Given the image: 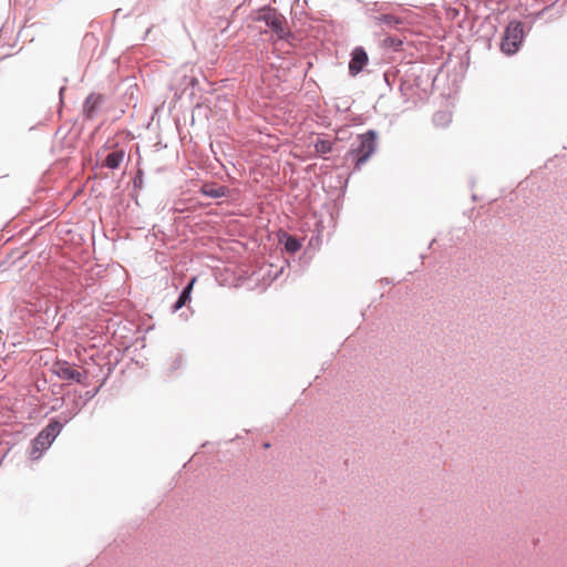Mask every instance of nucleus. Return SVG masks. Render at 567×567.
<instances>
[{
    "label": "nucleus",
    "instance_id": "obj_1",
    "mask_svg": "<svg viewBox=\"0 0 567 567\" xmlns=\"http://www.w3.org/2000/svg\"><path fill=\"white\" fill-rule=\"evenodd\" d=\"M255 20L257 22H264L267 27L264 33L267 34L271 32L277 41L284 40L291 43L295 40V34L290 31L286 17L277 9L265 7L258 11Z\"/></svg>",
    "mask_w": 567,
    "mask_h": 567
},
{
    "label": "nucleus",
    "instance_id": "obj_2",
    "mask_svg": "<svg viewBox=\"0 0 567 567\" xmlns=\"http://www.w3.org/2000/svg\"><path fill=\"white\" fill-rule=\"evenodd\" d=\"M377 150V132L369 130L364 134L358 135L352 142L347 157L354 163V171H359L361 166L371 157Z\"/></svg>",
    "mask_w": 567,
    "mask_h": 567
},
{
    "label": "nucleus",
    "instance_id": "obj_3",
    "mask_svg": "<svg viewBox=\"0 0 567 567\" xmlns=\"http://www.w3.org/2000/svg\"><path fill=\"white\" fill-rule=\"evenodd\" d=\"M62 429L63 424L60 420H51L32 441V451L30 453L31 457L38 458L43 451L49 449Z\"/></svg>",
    "mask_w": 567,
    "mask_h": 567
},
{
    "label": "nucleus",
    "instance_id": "obj_4",
    "mask_svg": "<svg viewBox=\"0 0 567 567\" xmlns=\"http://www.w3.org/2000/svg\"><path fill=\"white\" fill-rule=\"evenodd\" d=\"M524 25L519 21H511L502 37L501 50L507 55L516 53L524 39Z\"/></svg>",
    "mask_w": 567,
    "mask_h": 567
},
{
    "label": "nucleus",
    "instance_id": "obj_5",
    "mask_svg": "<svg viewBox=\"0 0 567 567\" xmlns=\"http://www.w3.org/2000/svg\"><path fill=\"white\" fill-rule=\"evenodd\" d=\"M368 53L362 47H355L351 52V59L349 62V73L352 76L358 75L363 68L368 64Z\"/></svg>",
    "mask_w": 567,
    "mask_h": 567
},
{
    "label": "nucleus",
    "instance_id": "obj_6",
    "mask_svg": "<svg viewBox=\"0 0 567 567\" xmlns=\"http://www.w3.org/2000/svg\"><path fill=\"white\" fill-rule=\"evenodd\" d=\"M54 372L62 380L72 381L79 384L84 383L85 377L79 370L69 365L66 362H58Z\"/></svg>",
    "mask_w": 567,
    "mask_h": 567
},
{
    "label": "nucleus",
    "instance_id": "obj_7",
    "mask_svg": "<svg viewBox=\"0 0 567 567\" xmlns=\"http://www.w3.org/2000/svg\"><path fill=\"white\" fill-rule=\"evenodd\" d=\"M104 97L101 94L91 93L83 103V114L87 120H93L99 114Z\"/></svg>",
    "mask_w": 567,
    "mask_h": 567
},
{
    "label": "nucleus",
    "instance_id": "obj_8",
    "mask_svg": "<svg viewBox=\"0 0 567 567\" xmlns=\"http://www.w3.org/2000/svg\"><path fill=\"white\" fill-rule=\"evenodd\" d=\"M373 24L381 30L398 29L402 23L403 19L391 13H381L378 17H373Z\"/></svg>",
    "mask_w": 567,
    "mask_h": 567
},
{
    "label": "nucleus",
    "instance_id": "obj_9",
    "mask_svg": "<svg viewBox=\"0 0 567 567\" xmlns=\"http://www.w3.org/2000/svg\"><path fill=\"white\" fill-rule=\"evenodd\" d=\"M195 278H193L181 291L176 302L173 305L172 309L173 312L178 311L181 308H183L189 300H190V293L193 290V286L195 282Z\"/></svg>",
    "mask_w": 567,
    "mask_h": 567
},
{
    "label": "nucleus",
    "instance_id": "obj_10",
    "mask_svg": "<svg viewBox=\"0 0 567 567\" xmlns=\"http://www.w3.org/2000/svg\"><path fill=\"white\" fill-rule=\"evenodd\" d=\"M125 157V152L123 150H116L109 153L103 162V166L110 169H117L123 159Z\"/></svg>",
    "mask_w": 567,
    "mask_h": 567
},
{
    "label": "nucleus",
    "instance_id": "obj_11",
    "mask_svg": "<svg viewBox=\"0 0 567 567\" xmlns=\"http://www.w3.org/2000/svg\"><path fill=\"white\" fill-rule=\"evenodd\" d=\"M279 240L284 244L286 251L290 254L297 252L302 246L299 238L287 233H282V235L279 237Z\"/></svg>",
    "mask_w": 567,
    "mask_h": 567
},
{
    "label": "nucleus",
    "instance_id": "obj_12",
    "mask_svg": "<svg viewBox=\"0 0 567 567\" xmlns=\"http://www.w3.org/2000/svg\"><path fill=\"white\" fill-rule=\"evenodd\" d=\"M228 188L226 186H216L214 184H205L202 187V193L209 198H221L227 196Z\"/></svg>",
    "mask_w": 567,
    "mask_h": 567
},
{
    "label": "nucleus",
    "instance_id": "obj_13",
    "mask_svg": "<svg viewBox=\"0 0 567 567\" xmlns=\"http://www.w3.org/2000/svg\"><path fill=\"white\" fill-rule=\"evenodd\" d=\"M388 9L386 3H380V2H369L364 6V13L367 17H369L371 20H373V17H378L381 13H384V11Z\"/></svg>",
    "mask_w": 567,
    "mask_h": 567
},
{
    "label": "nucleus",
    "instance_id": "obj_14",
    "mask_svg": "<svg viewBox=\"0 0 567 567\" xmlns=\"http://www.w3.org/2000/svg\"><path fill=\"white\" fill-rule=\"evenodd\" d=\"M84 406V403H81L79 401H75L74 404H73V408L70 409V410H66V411H63L61 414H60V419L62 421H60L63 425L66 424L68 422H70L75 415L79 414V412L82 410V408Z\"/></svg>",
    "mask_w": 567,
    "mask_h": 567
},
{
    "label": "nucleus",
    "instance_id": "obj_15",
    "mask_svg": "<svg viewBox=\"0 0 567 567\" xmlns=\"http://www.w3.org/2000/svg\"><path fill=\"white\" fill-rule=\"evenodd\" d=\"M451 122V114L447 111H439L433 115V123L436 126H446Z\"/></svg>",
    "mask_w": 567,
    "mask_h": 567
},
{
    "label": "nucleus",
    "instance_id": "obj_16",
    "mask_svg": "<svg viewBox=\"0 0 567 567\" xmlns=\"http://www.w3.org/2000/svg\"><path fill=\"white\" fill-rule=\"evenodd\" d=\"M554 9H555V3H551L535 13H530L528 17L530 18L532 23H535L539 19H545V17L548 13L553 12Z\"/></svg>",
    "mask_w": 567,
    "mask_h": 567
},
{
    "label": "nucleus",
    "instance_id": "obj_17",
    "mask_svg": "<svg viewBox=\"0 0 567 567\" xmlns=\"http://www.w3.org/2000/svg\"><path fill=\"white\" fill-rule=\"evenodd\" d=\"M315 150L317 153L327 154L332 151V142L329 140H318L315 143Z\"/></svg>",
    "mask_w": 567,
    "mask_h": 567
},
{
    "label": "nucleus",
    "instance_id": "obj_18",
    "mask_svg": "<svg viewBox=\"0 0 567 567\" xmlns=\"http://www.w3.org/2000/svg\"><path fill=\"white\" fill-rule=\"evenodd\" d=\"M555 3V9L553 12L548 13L545 19L546 21L548 22H551V21H555L559 18L563 17V14L565 13V6L564 4H558L557 2H554Z\"/></svg>",
    "mask_w": 567,
    "mask_h": 567
},
{
    "label": "nucleus",
    "instance_id": "obj_19",
    "mask_svg": "<svg viewBox=\"0 0 567 567\" xmlns=\"http://www.w3.org/2000/svg\"><path fill=\"white\" fill-rule=\"evenodd\" d=\"M134 187L141 188L143 185V172L141 169L137 171L135 177H134Z\"/></svg>",
    "mask_w": 567,
    "mask_h": 567
},
{
    "label": "nucleus",
    "instance_id": "obj_20",
    "mask_svg": "<svg viewBox=\"0 0 567 567\" xmlns=\"http://www.w3.org/2000/svg\"><path fill=\"white\" fill-rule=\"evenodd\" d=\"M97 392H99V388H96V389H94L92 391H86L85 392V401L83 402L84 405L86 404L87 401L93 399L96 395Z\"/></svg>",
    "mask_w": 567,
    "mask_h": 567
},
{
    "label": "nucleus",
    "instance_id": "obj_21",
    "mask_svg": "<svg viewBox=\"0 0 567 567\" xmlns=\"http://www.w3.org/2000/svg\"><path fill=\"white\" fill-rule=\"evenodd\" d=\"M182 363H183V359H182V357H177V358L174 360V362H173V364H172V368H171V369H172V370L179 369V368L182 367Z\"/></svg>",
    "mask_w": 567,
    "mask_h": 567
},
{
    "label": "nucleus",
    "instance_id": "obj_22",
    "mask_svg": "<svg viewBox=\"0 0 567 567\" xmlns=\"http://www.w3.org/2000/svg\"><path fill=\"white\" fill-rule=\"evenodd\" d=\"M64 90H65V87H64V86H62V87L60 89V91H59L60 96H62V94H63Z\"/></svg>",
    "mask_w": 567,
    "mask_h": 567
},
{
    "label": "nucleus",
    "instance_id": "obj_23",
    "mask_svg": "<svg viewBox=\"0 0 567 567\" xmlns=\"http://www.w3.org/2000/svg\"><path fill=\"white\" fill-rule=\"evenodd\" d=\"M390 40V43H393L394 42V39L393 38H389Z\"/></svg>",
    "mask_w": 567,
    "mask_h": 567
}]
</instances>
